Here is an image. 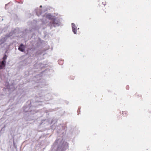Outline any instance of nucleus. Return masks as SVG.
<instances>
[{"label": "nucleus", "instance_id": "f257e3e1", "mask_svg": "<svg viewBox=\"0 0 151 151\" xmlns=\"http://www.w3.org/2000/svg\"><path fill=\"white\" fill-rule=\"evenodd\" d=\"M25 48V46L22 44H21L19 47V50L21 52H24Z\"/></svg>", "mask_w": 151, "mask_h": 151}, {"label": "nucleus", "instance_id": "f03ea898", "mask_svg": "<svg viewBox=\"0 0 151 151\" xmlns=\"http://www.w3.org/2000/svg\"><path fill=\"white\" fill-rule=\"evenodd\" d=\"M6 63L4 61H2L1 62H0V69H3L5 67Z\"/></svg>", "mask_w": 151, "mask_h": 151}, {"label": "nucleus", "instance_id": "7ed1b4c3", "mask_svg": "<svg viewBox=\"0 0 151 151\" xmlns=\"http://www.w3.org/2000/svg\"><path fill=\"white\" fill-rule=\"evenodd\" d=\"M72 29H77V27L75 25V24L72 23Z\"/></svg>", "mask_w": 151, "mask_h": 151}, {"label": "nucleus", "instance_id": "20e7f679", "mask_svg": "<svg viewBox=\"0 0 151 151\" xmlns=\"http://www.w3.org/2000/svg\"><path fill=\"white\" fill-rule=\"evenodd\" d=\"M7 57L6 55H5L3 58V60L2 61H4V62H6V59Z\"/></svg>", "mask_w": 151, "mask_h": 151}, {"label": "nucleus", "instance_id": "39448f33", "mask_svg": "<svg viewBox=\"0 0 151 151\" xmlns=\"http://www.w3.org/2000/svg\"><path fill=\"white\" fill-rule=\"evenodd\" d=\"M50 23L51 24L55 25V24H57V23L56 22H55V20L52 21L51 22H50Z\"/></svg>", "mask_w": 151, "mask_h": 151}, {"label": "nucleus", "instance_id": "423d86ee", "mask_svg": "<svg viewBox=\"0 0 151 151\" xmlns=\"http://www.w3.org/2000/svg\"><path fill=\"white\" fill-rule=\"evenodd\" d=\"M127 112L126 111H124L122 112V114L124 116H127Z\"/></svg>", "mask_w": 151, "mask_h": 151}, {"label": "nucleus", "instance_id": "0eeeda50", "mask_svg": "<svg viewBox=\"0 0 151 151\" xmlns=\"http://www.w3.org/2000/svg\"><path fill=\"white\" fill-rule=\"evenodd\" d=\"M73 31L75 34H76L77 32L76 29H72Z\"/></svg>", "mask_w": 151, "mask_h": 151}, {"label": "nucleus", "instance_id": "6e6552de", "mask_svg": "<svg viewBox=\"0 0 151 151\" xmlns=\"http://www.w3.org/2000/svg\"><path fill=\"white\" fill-rule=\"evenodd\" d=\"M135 96H139V95L137 93H136L135 94Z\"/></svg>", "mask_w": 151, "mask_h": 151}, {"label": "nucleus", "instance_id": "1a4fd4ad", "mask_svg": "<svg viewBox=\"0 0 151 151\" xmlns=\"http://www.w3.org/2000/svg\"><path fill=\"white\" fill-rule=\"evenodd\" d=\"M126 87L127 88H128V87H129V86H127Z\"/></svg>", "mask_w": 151, "mask_h": 151}, {"label": "nucleus", "instance_id": "9d476101", "mask_svg": "<svg viewBox=\"0 0 151 151\" xmlns=\"http://www.w3.org/2000/svg\"><path fill=\"white\" fill-rule=\"evenodd\" d=\"M104 12H105V13H106V12L105 11H104Z\"/></svg>", "mask_w": 151, "mask_h": 151}, {"label": "nucleus", "instance_id": "9b49d317", "mask_svg": "<svg viewBox=\"0 0 151 151\" xmlns=\"http://www.w3.org/2000/svg\"><path fill=\"white\" fill-rule=\"evenodd\" d=\"M104 8H105V6H104Z\"/></svg>", "mask_w": 151, "mask_h": 151}]
</instances>
